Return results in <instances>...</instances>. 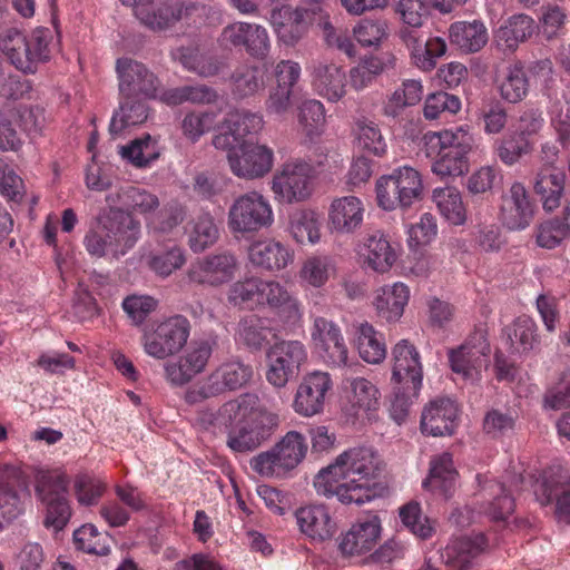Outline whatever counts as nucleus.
<instances>
[{
	"label": "nucleus",
	"instance_id": "nucleus-58",
	"mask_svg": "<svg viewBox=\"0 0 570 570\" xmlns=\"http://www.w3.org/2000/svg\"><path fill=\"white\" fill-rule=\"evenodd\" d=\"M432 157H438L432 165V171L441 178L458 177L469 170L468 157L444 150L434 151Z\"/></svg>",
	"mask_w": 570,
	"mask_h": 570
},
{
	"label": "nucleus",
	"instance_id": "nucleus-49",
	"mask_svg": "<svg viewBox=\"0 0 570 570\" xmlns=\"http://www.w3.org/2000/svg\"><path fill=\"white\" fill-rule=\"evenodd\" d=\"M120 155L136 167L142 168L159 157L156 142L150 135L137 138L120 148Z\"/></svg>",
	"mask_w": 570,
	"mask_h": 570
},
{
	"label": "nucleus",
	"instance_id": "nucleus-37",
	"mask_svg": "<svg viewBox=\"0 0 570 570\" xmlns=\"http://www.w3.org/2000/svg\"><path fill=\"white\" fill-rule=\"evenodd\" d=\"M456 475L451 454L442 453L431 460L430 473L423 481V487L448 497L455 485Z\"/></svg>",
	"mask_w": 570,
	"mask_h": 570
},
{
	"label": "nucleus",
	"instance_id": "nucleus-60",
	"mask_svg": "<svg viewBox=\"0 0 570 570\" xmlns=\"http://www.w3.org/2000/svg\"><path fill=\"white\" fill-rule=\"evenodd\" d=\"M570 234L567 223L559 218L543 222L538 227L537 244L542 248L552 249L561 244Z\"/></svg>",
	"mask_w": 570,
	"mask_h": 570
},
{
	"label": "nucleus",
	"instance_id": "nucleus-51",
	"mask_svg": "<svg viewBox=\"0 0 570 570\" xmlns=\"http://www.w3.org/2000/svg\"><path fill=\"white\" fill-rule=\"evenodd\" d=\"M289 229L296 242L316 243L320 239V223L313 212L301 210L291 217Z\"/></svg>",
	"mask_w": 570,
	"mask_h": 570
},
{
	"label": "nucleus",
	"instance_id": "nucleus-63",
	"mask_svg": "<svg viewBox=\"0 0 570 570\" xmlns=\"http://www.w3.org/2000/svg\"><path fill=\"white\" fill-rule=\"evenodd\" d=\"M358 146L370 154L382 156L386 144L377 126L372 121H358L356 128Z\"/></svg>",
	"mask_w": 570,
	"mask_h": 570
},
{
	"label": "nucleus",
	"instance_id": "nucleus-41",
	"mask_svg": "<svg viewBox=\"0 0 570 570\" xmlns=\"http://www.w3.org/2000/svg\"><path fill=\"white\" fill-rule=\"evenodd\" d=\"M232 91L238 98L254 96L265 86V72L257 66L244 65L230 76Z\"/></svg>",
	"mask_w": 570,
	"mask_h": 570
},
{
	"label": "nucleus",
	"instance_id": "nucleus-15",
	"mask_svg": "<svg viewBox=\"0 0 570 570\" xmlns=\"http://www.w3.org/2000/svg\"><path fill=\"white\" fill-rule=\"evenodd\" d=\"M197 10L196 3L184 0H150L138 7L136 18L151 30H165Z\"/></svg>",
	"mask_w": 570,
	"mask_h": 570
},
{
	"label": "nucleus",
	"instance_id": "nucleus-62",
	"mask_svg": "<svg viewBox=\"0 0 570 570\" xmlns=\"http://www.w3.org/2000/svg\"><path fill=\"white\" fill-rule=\"evenodd\" d=\"M75 495L80 505H94L105 491V484L89 474H78L73 483Z\"/></svg>",
	"mask_w": 570,
	"mask_h": 570
},
{
	"label": "nucleus",
	"instance_id": "nucleus-19",
	"mask_svg": "<svg viewBox=\"0 0 570 570\" xmlns=\"http://www.w3.org/2000/svg\"><path fill=\"white\" fill-rule=\"evenodd\" d=\"M459 406L448 396H439L423 410L421 430L432 436L453 434L459 421Z\"/></svg>",
	"mask_w": 570,
	"mask_h": 570
},
{
	"label": "nucleus",
	"instance_id": "nucleus-12",
	"mask_svg": "<svg viewBox=\"0 0 570 570\" xmlns=\"http://www.w3.org/2000/svg\"><path fill=\"white\" fill-rule=\"evenodd\" d=\"M490 345L483 333H474L458 350L449 354V361L455 382H475L480 380L482 368L489 364Z\"/></svg>",
	"mask_w": 570,
	"mask_h": 570
},
{
	"label": "nucleus",
	"instance_id": "nucleus-50",
	"mask_svg": "<svg viewBox=\"0 0 570 570\" xmlns=\"http://www.w3.org/2000/svg\"><path fill=\"white\" fill-rule=\"evenodd\" d=\"M186 258L178 246H171L165 250L153 253L147 258L148 267L160 277H167L183 267Z\"/></svg>",
	"mask_w": 570,
	"mask_h": 570
},
{
	"label": "nucleus",
	"instance_id": "nucleus-32",
	"mask_svg": "<svg viewBox=\"0 0 570 570\" xmlns=\"http://www.w3.org/2000/svg\"><path fill=\"white\" fill-rule=\"evenodd\" d=\"M410 297L407 286L403 283L385 285L375 292L373 305L377 315L386 322H396L404 313Z\"/></svg>",
	"mask_w": 570,
	"mask_h": 570
},
{
	"label": "nucleus",
	"instance_id": "nucleus-16",
	"mask_svg": "<svg viewBox=\"0 0 570 570\" xmlns=\"http://www.w3.org/2000/svg\"><path fill=\"white\" fill-rule=\"evenodd\" d=\"M299 532L311 543L331 541L338 531V523L330 508L322 503L307 504L294 513Z\"/></svg>",
	"mask_w": 570,
	"mask_h": 570
},
{
	"label": "nucleus",
	"instance_id": "nucleus-24",
	"mask_svg": "<svg viewBox=\"0 0 570 570\" xmlns=\"http://www.w3.org/2000/svg\"><path fill=\"white\" fill-rule=\"evenodd\" d=\"M312 340L322 356L334 365H345L347 361V348L341 336L340 330L333 322L324 317L314 321Z\"/></svg>",
	"mask_w": 570,
	"mask_h": 570
},
{
	"label": "nucleus",
	"instance_id": "nucleus-23",
	"mask_svg": "<svg viewBox=\"0 0 570 570\" xmlns=\"http://www.w3.org/2000/svg\"><path fill=\"white\" fill-rule=\"evenodd\" d=\"M299 71L297 62L283 60L277 63L275 69L277 86L271 90L266 100L267 112L282 116L291 109L292 90L299 78Z\"/></svg>",
	"mask_w": 570,
	"mask_h": 570
},
{
	"label": "nucleus",
	"instance_id": "nucleus-64",
	"mask_svg": "<svg viewBox=\"0 0 570 570\" xmlns=\"http://www.w3.org/2000/svg\"><path fill=\"white\" fill-rule=\"evenodd\" d=\"M73 541L77 549L92 554L105 556L109 547L101 542V534L92 524H83L73 532Z\"/></svg>",
	"mask_w": 570,
	"mask_h": 570
},
{
	"label": "nucleus",
	"instance_id": "nucleus-25",
	"mask_svg": "<svg viewBox=\"0 0 570 570\" xmlns=\"http://www.w3.org/2000/svg\"><path fill=\"white\" fill-rule=\"evenodd\" d=\"M423 141L428 156H433L434 151H448L450 154L468 157L473 149L474 139L468 128L462 126L441 131H428L423 136Z\"/></svg>",
	"mask_w": 570,
	"mask_h": 570
},
{
	"label": "nucleus",
	"instance_id": "nucleus-45",
	"mask_svg": "<svg viewBox=\"0 0 570 570\" xmlns=\"http://www.w3.org/2000/svg\"><path fill=\"white\" fill-rule=\"evenodd\" d=\"M440 213L452 224L461 225L465 222V208L459 190L453 187L436 188L433 191Z\"/></svg>",
	"mask_w": 570,
	"mask_h": 570
},
{
	"label": "nucleus",
	"instance_id": "nucleus-13",
	"mask_svg": "<svg viewBox=\"0 0 570 570\" xmlns=\"http://www.w3.org/2000/svg\"><path fill=\"white\" fill-rule=\"evenodd\" d=\"M382 534V521L376 514L355 521L337 539L340 553L346 558L362 557L374 550Z\"/></svg>",
	"mask_w": 570,
	"mask_h": 570
},
{
	"label": "nucleus",
	"instance_id": "nucleus-3",
	"mask_svg": "<svg viewBox=\"0 0 570 570\" xmlns=\"http://www.w3.org/2000/svg\"><path fill=\"white\" fill-rule=\"evenodd\" d=\"M244 402L232 401L223 407V415L232 417V413H235V420L244 417L232 428L227 439V445L239 453L250 452L261 446L279 424L278 414L264 409L250 410L247 414V409L243 407Z\"/></svg>",
	"mask_w": 570,
	"mask_h": 570
},
{
	"label": "nucleus",
	"instance_id": "nucleus-31",
	"mask_svg": "<svg viewBox=\"0 0 570 570\" xmlns=\"http://www.w3.org/2000/svg\"><path fill=\"white\" fill-rule=\"evenodd\" d=\"M519 489L515 481L505 484L497 481H487L482 487L483 509L484 513L494 521L505 520L514 510V501L510 495L511 489Z\"/></svg>",
	"mask_w": 570,
	"mask_h": 570
},
{
	"label": "nucleus",
	"instance_id": "nucleus-10",
	"mask_svg": "<svg viewBox=\"0 0 570 570\" xmlns=\"http://www.w3.org/2000/svg\"><path fill=\"white\" fill-rule=\"evenodd\" d=\"M67 488L66 474L58 471L42 474L37 485V495L46 504L45 525L56 531L61 530L71 517Z\"/></svg>",
	"mask_w": 570,
	"mask_h": 570
},
{
	"label": "nucleus",
	"instance_id": "nucleus-9",
	"mask_svg": "<svg viewBox=\"0 0 570 570\" xmlns=\"http://www.w3.org/2000/svg\"><path fill=\"white\" fill-rule=\"evenodd\" d=\"M268 200L256 191L237 197L228 212V226L234 233H255L273 224Z\"/></svg>",
	"mask_w": 570,
	"mask_h": 570
},
{
	"label": "nucleus",
	"instance_id": "nucleus-55",
	"mask_svg": "<svg viewBox=\"0 0 570 570\" xmlns=\"http://www.w3.org/2000/svg\"><path fill=\"white\" fill-rule=\"evenodd\" d=\"M533 145L528 138L517 132L504 136L497 146L498 157L505 165H513L520 160L521 157L532 151Z\"/></svg>",
	"mask_w": 570,
	"mask_h": 570
},
{
	"label": "nucleus",
	"instance_id": "nucleus-28",
	"mask_svg": "<svg viewBox=\"0 0 570 570\" xmlns=\"http://www.w3.org/2000/svg\"><path fill=\"white\" fill-rule=\"evenodd\" d=\"M487 546L483 534H476L473 539L463 537L451 540L441 551V560L448 570H466Z\"/></svg>",
	"mask_w": 570,
	"mask_h": 570
},
{
	"label": "nucleus",
	"instance_id": "nucleus-11",
	"mask_svg": "<svg viewBox=\"0 0 570 570\" xmlns=\"http://www.w3.org/2000/svg\"><path fill=\"white\" fill-rule=\"evenodd\" d=\"M116 72L121 99L158 97L161 82L142 62L127 57L119 58L116 61Z\"/></svg>",
	"mask_w": 570,
	"mask_h": 570
},
{
	"label": "nucleus",
	"instance_id": "nucleus-54",
	"mask_svg": "<svg viewBox=\"0 0 570 570\" xmlns=\"http://www.w3.org/2000/svg\"><path fill=\"white\" fill-rule=\"evenodd\" d=\"M314 22L322 30V37L328 47L336 48L350 57L354 55V45L347 33L332 24L325 10L316 14Z\"/></svg>",
	"mask_w": 570,
	"mask_h": 570
},
{
	"label": "nucleus",
	"instance_id": "nucleus-1",
	"mask_svg": "<svg viewBox=\"0 0 570 570\" xmlns=\"http://www.w3.org/2000/svg\"><path fill=\"white\" fill-rule=\"evenodd\" d=\"M382 470L379 455L368 448H354L341 453L333 463L314 476L318 495L335 498L343 504H363Z\"/></svg>",
	"mask_w": 570,
	"mask_h": 570
},
{
	"label": "nucleus",
	"instance_id": "nucleus-46",
	"mask_svg": "<svg viewBox=\"0 0 570 570\" xmlns=\"http://www.w3.org/2000/svg\"><path fill=\"white\" fill-rule=\"evenodd\" d=\"M357 350L360 356L367 363L377 364L386 355L384 343L381 342L379 333L368 323L358 327Z\"/></svg>",
	"mask_w": 570,
	"mask_h": 570
},
{
	"label": "nucleus",
	"instance_id": "nucleus-61",
	"mask_svg": "<svg viewBox=\"0 0 570 570\" xmlns=\"http://www.w3.org/2000/svg\"><path fill=\"white\" fill-rule=\"evenodd\" d=\"M400 518L402 523L419 538L426 539L434 530L431 521L421 514L420 505L416 502H410L402 507Z\"/></svg>",
	"mask_w": 570,
	"mask_h": 570
},
{
	"label": "nucleus",
	"instance_id": "nucleus-30",
	"mask_svg": "<svg viewBox=\"0 0 570 570\" xmlns=\"http://www.w3.org/2000/svg\"><path fill=\"white\" fill-rule=\"evenodd\" d=\"M212 387L219 392H234L237 390H253L256 387L257 376L249 365L243 363H227L218 367L209 377Z\"/></svg>",
	"mask_w": 570,
	"mask_h": 570
},
{
	"label": "nucleus",
	"instance_id": "nucleus-17",
	"mask_svg": "<svg viewBox=\"0 0 570 570\" xmlns=\"http://www.w3.org/2000/svg\"><path fill=\"white\" fill-rule=\"evenodd\" d=\"M238 268L236 256L230 252H219L198 259L188 269L190 282L217 287L230 282Z\"/></svg>",
	"mask_w": 570,
	"mask_h": 570
},
{
	"label": "nucleus",
	"instance_id": "nucleus-33",
	"mask_svg": "<svg viewBox=\"0 0 570 570\" xmlns=\"http://www.w3.org/2000/svg\"><path fill=\"white\" fill-rule=\"evenodd\" d=\"M177 58L185 69L202 78L218 76L227 68L223 58L199 48H180Z\"/></svg>",
	"mask_w": 570,
	"mask_h": 570
},
{
	"label": "nucleus",
	"instance_id": "nucleus-4",
	"mask_svg": "<svg viewBox=\"0 0 570 570\" xmlns=\"http://www.w3.org/2000/svg\"><path fill=\"white\" fill-rule=\"evenodd\" d=\"M52 38L48 28L35 29L29 40L18 29L10 28L0 33V51L18 70L33 73L40 63L50 59Z\"/></svg>",
	"mask_w": 570,
	"mask_h": 570
},
{
	"label": "nucleus",
	"instance_id": "nucleus-21",
	"mask_svg": "<svg viewBox=\"0 0 570 570\" xmlns=\"http://www.w3.org/2000/svg\"><path fill=\"white\" fill-rule=\"evenodd\" d=\"M392 380L405 390L422 387L423 372L416 348L406 340L399 342L393 348Z\"/></svg>",
	"mask_w": 570,
	"mask_h": 570
},
{
	"label": "nucleus",
	"instance_id": "nucleus-47",
	"mask_svg": "<svg viewBox=\"0 0 570 570\" xmlns=\"http://www.w3.org/2000/svg\"><path fill=\"white\" fill-rule=\"evenodd\" d=\"M567 22L568 14L560 6L548 3L541 7L539 31L547 41L563 36Z\"/></svg>",
	"mask_w": 570,
	"mask_h": 570
},
{
	"label": "nucleus",
	"instance_id": "nucleus-27",
	"mask_svg": "<svg viewBox=\"0 0 570 570\" xmlns=\"http://www.w3.org/2000/svg\"><path fill=\"white\" fill-rule=\"evenodd\" d=\"M312 83L328 101H338L346 92V76L334 62L317 61L313 65Z\"/></svg>",
	"mask_w": 570,
	"mask_h": 570
},
{
	"label": "nucleus",
	"instance_id": "nucleus-38",
	"mask_svg": "<svg viewBox=\"0 0 570 570\" xmlns=\"http://www.w3.org/2000/svg\"><path fill=\"white\" fill-rule=\"evenodd\" d=\"M449 32L451 42L465 53L476 52L488 42L487 28L478 20L455 22Z\"/></svg>",
	"mask_w": 570,
	"mask_h": 570
},
{
	"label": "nucleus",
	"instance_id": "nucleus-52",
	"mask_svg": "<svg viewBox=\"0 0 570 570\" xmlns=\"http://www.w3.org/2000/svg\"><path fill=\"white\" fill-rule=\"evenodd\" d=\"M502 97L510 102L521 101L529 91V81L521 66L514 65L507 69L500 86Z\"/></svg>",
	"mask_w": 570,
	"mask_h": 570
},
{
	"label": "nucleus",
	"instance_id": "nucleus-44",
	"mask_svg": "<svg viewBox=\"0 0 570 570\" xmlns=\"http://www.w3.org/2000/svg\"><path fill=\"white\" fill-rule=\"evenodd\" d=\"M262 278L248 277L237 281L228 288V302L242 308H250L259 306Z\"/></svg>",
	"mask_w": 570,
	"mask_h": 570
},
{
	"label": "nucleus",
	"instance_id": "nucleus-5",
	"mask_svg": "<svg viewBox=\"0 0 570 570\" xmlns=\"http://www.w3.org/2000/svg\"><path fill=\"white\" fill-rule=\"evenodd\" d=\"M422 194L421 175L412 167L395 169L376 181L377 204L384 210L409 208L422 198Z\"/></svg>",
	"mask_w": 570,
	"mask_h": 570
},
{
	"label": "nucleus",
	"instance_id": "nucleus-22",
	"mask_svg": "<svg viewBox=\"0 0 570 570\" xmlns=\"http://www.w3.org/2000/svg\"><path fill=\"white\" fill-rule=\"evenodd\" d=\"M248 259L262 271L279 272L293 263L294 252L278 240L259 239L249 245Z\"/></svg>",
	"mask_w": 570,
	"mask_h": 570
},
{
	"label": "nucleus",
	"instance_id": "nucleus-26",
	"mask_svg": "<svg viewBox=\"0 0 570 570\" xmlns=\"http://www.w3.org/2000/svg\"><path fill=\"white\" fill-rule=\"evenodd\" d=\"M567 176L559 167H540L533 181V190L542 208L552 213L561 205Z\"/></svg>",
	"mask_w": 570,
	"mask_h": 570
},
{
	"label": "nucleus",
	"instance_id": "nucleus-7",
	"mask_svg": "<svg viewBox=\"0 0 570 570\" xmlns=\"http://www.w3.org/2000/svg\"><path fill=\"white\" fill-rule=\"evenodd\" d=\"M313 178L312 164L301 158L289 159L275 171L272 190L281 203H301L312 195Z\"/></svg>",
	"mask_w": 570,
	"mask_h": 570
},
{
	"label": "nucleus",
	"instance_id": "nucleus-59",
	"mask_svg": "<svg viewBox=\"0 0 570 570\" xmlns=\"http://www.w3.org/2000/svg\"><path fill=\"white\" fill-rule=\"evenodd\" d=\"M298 121L308 137L320 135L325 124V111L318 100H306L299 107Z\"/></svg>",
	"mask_w": 570,
	"mask_h": 570
},
{
	"label": "nucleus",
	"instance_id": "nucleus-29",
	"mask_svg": "<svg viewBox=\"0 0 570 570\" xmlns=\"http://www.w3.org/2000/svg\"><path fill=\"white\" fill-rule=\"evenodd\" d=\"M364 213V204L358 197H340L334 199L331 204L330 222L333 228L338 233H354L361 227Z\"/></svg>",
	"mask_w": 570,
	"mask_h": 570
},
{
	"label": "nucleus",
	"instance_id": "nucleus-42",
	"mask_svg": "<svg viewBox=\"0 0 570 570\" xmlns=\"http://www.w3.org/2000/svg\"><path fill=\"white\" fill-rule=\"evenodd\" d=\"M538 325L529 316H519L505 328L511 347L519 352H529L539 344Z\"/></svg>",
	"mask_w": 570,
	"mask_h": 570
},
{
	"label": "nucleus",
	"instance_id": "nucleus-18",
	"mask_svg": "<svg viewBox=\"0 0 570 570\" xmlns=\"http://www.w3.org/2000/svg\"><path fill=\"white\" fill-rule=\"evenodd\" d=\"M273 158L272 149L246 140L240 145L238 154L228 156V164L236 176L254 179L263 177L272 169Z\"/></svg>",
	"mask_w": 570,
	"mask_h": 570
},
{
	"label": "nucleus",
	"instance_id": "nucleus-39",
	"mask_svg": "<svg viewBox=\"0 0 570 570\" xmlns=\"http://www.w3.org/2000/svg\"><path fill=\"white\" fill-rule=\"evenodd\" d=\"M259 306L287 313L288 317L299 314L298 303L288 289L276 281L262 279Z\"/></svg>",
	"mask_w": 570,
	"mask_h": 570
},
{
	"label": "nucleus",
	"instance_id": "nucleus-40",
	"mask_svg": "<svg viewBox=\"0 0 570 570\" xmlns=\"http://www.w3.org/2000/svg\"><path fill=\"white\" fill-rule=\"evenodd\" d=\"M144 100V98L121 99L119 109L110 121L111 135H119L127 127L140 125L147 119V106Z\"/></svg>",
	"mask_w": 570,
	"mask_h": 570
},
{
	"label": "nucleus",
	"instance_id": "nucleus-35",
	"mask_svg": "<svg viewBox=\"0 0 570 570\" xmlns=\"http://www.w3.org/2000/svg\"><path fill=\"white\" fill-rule=\"evenodd\" d=\"M362 255L368 268L382 274L389 272L397 259L396 252L381 232H375L365 239Z\"/></svg>",
	"mask_w": 570,
	"mask_h": 570
},
{
	"label": "nucleus",
	"instance_id": "nucleus-6",
	"mask_svg": "<svg viewBox=\"0 0 570 570\" xmlns=\"http://www.w3.org/2000/svg\"><path fill=\"white\" fill-rule=\"evenodd\" d=\"M306 452L304 435L297 431H289L271 450L255 455L250 460V468L261 476H278L296 468Z\"/></svg>",
	"mask_w": 570,
	"mask_h": 570
},
{
	"label": "nucleus",
	"instance_id": "nucleus-57",
	"mask_svg": "<svg viewBox=\"0 0 570 570\" xmlns=\"http://www.w3.org/2000/svg\"><path fill=\"white\" fill-rule=\"evenodd\" d=\"M353 32L362 46H377L387 37L389 23L384 19H363L355 26Z\"/></svg>",
	"mask_w": 570,
	"mask_h": 570
},
{
	"label": "nucleus",
	"instance_id": "nucleus-48",
	"mask_svg": "<svg viewBox=\"0 0 570 570\" xmlns=\"http://www.w3.org/2000/svg\"><path fill=\"white\" fill-rule=\"evenodd\" d=\"M267 356L282 363L287 371L295 372L306 361L307 353L299 341H282L269 348Z\"/></svg>",
	"mask_w": 570,
	"mask_h": 570
},
{
	"label": "nucleus",
	"instance_id": "nucleus-56",
	"mask_svg": "<svg viewBox=\"0 0 570 570\" xmlns=\"http://www.w3.org/2000/svg\"><path fill=\"white\" fill-rule=\"evenodd\" d=\"M384 71L383 61L374 56L363 58L357 66L350 71L351 85L361 90L370 86L375 78Z\"/></svg>",
	"mask_w": 570,
	"mask_h": 570
},
{
	"label": "nucleus",
	"instance_id": "nucleus-2",
	"mask_svg": "<svg viewBox=\"0 0 570 570\" xmlns=\"http://www.w3.org/2000/svg\"><path fill=\"white\" fill-rule=\"evenodd\" d=\"M129 186L109 193L105 200L108 205L94 219L85 236L87 252L97 258L111 253L119 258L135 247L140 238L141 225L129 212Z\"/></svg>",
	"mask_w": 570,
	"mask_h": 570
},
{
	"label": "nucleus",
	"instance_id": "nucleus-20",
	"mask_svg": "<svg viewBox=\"0 0 570 570\" xmlns=\"http://www.w3.org/2000/svg\"><path fill=\"white\" fill-rule=\"evenodd\" d=\"M533 217V208L523 184L514 181L502 195L500 218L502 224L511 230L528 227Z\"/></svg>",
	"mask_w": 570,
	"mask_h": 570
},
{
	"label": "nucleus",
	"instance_id": "nucleus-14",
	"mask_svg": "<svg viewBox=\"0 0 570 570\" xmlns=\"http://www.w3.org/2000/svg\"><path fill=\"white\" fill-rule=\"evenodd\" d=\"M315 18L316 14L308 8L282 4L272 9L269 21L279 41L295 46L306 35Z\"/></svg>",
	"mask_w": 570,
	"mask_h": 570
},
{
	"label": "nucleus",
	"instance_id": "nucleus-8",
	"mask_svg": "<svg viewBox=\"0 0 570 570\" xmlns=\"http://www.w3.org/2000/svg\"><path fill=\"white\" fill-rule=\"evenodd\" d=\"M190 334V323L183 315L170 316L150 328L142 336L145 352L158 360L179 353Z\"/></svg>",
	"mask_w": 570,
	"mask_h": 570
},
{
	"label": "nucleus",
	"instance_id": "nucleus-34",
	"mask_svg": "<svg viewBox=\"0 0 570 570\" xmlns=\"http://www.w3.org/2000/svg\"><path fill=\"white\" fill-rule=\"evenodd\" d=\"M271 323V320L255 314L243 317L238 323L239 341L250 351L263 350L276 335Z\"/></svg>",
	"mask_w": 570,
	"mask_h": 570
},
{
	"label": "nucleus",
	"instance_id": "nucleus-53",
	"mask_svg": "<svg viewBox=\"0 0 570 570\" xmlns=\"http://www.w3.org/2000/svg\"><path fill=\"white\" fill-rule=\"evenodd\" d=\"M224 124L226 128L234 130L240 139H245L247 136L259 132L264 121L261 115L243 109L230 111Z\"/></svg>",
	"mask_w": 570,
	"mask_h": 570
},
{
	"label": "nucleus",
	"instance_id": "nucleus-36",
	"mask_svg": "<svg viewBox=\"0 0 570 570\" xmlns=\"http://www.w3.org/2000/svg\"><path fill=\"white\" fill-rule=\"evenodd\" d=\"M534 31V20L528 14H514L495 32L497 46L502 51H514Z\"/></svg>",
	"mask_w": 570,
	"mask_h": 570
},
{
	"label": "nucleus",
	"instance_id": "nucleus-43",
	"mask_svg": "<svg viewBox=\"0 0 570 570\" xmlns=\"http://www.w3.org/2000/svg\"><path fill=\"white\" fill-rule=\"evenodd\" d=\"M219 237L218 227L209 214H202L189 223L188 242L193 252L213 246Z\"/></svg>",
	"mask_w": 570,
	"mask_h": 570
}]
</instances>
